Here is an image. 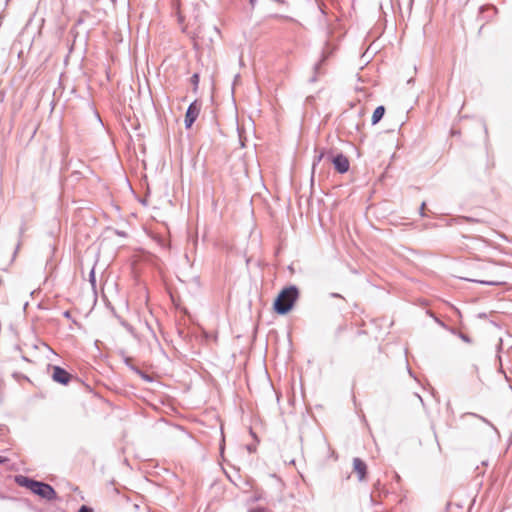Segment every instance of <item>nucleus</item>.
I'll list each match as a JSON object with an SVG mask.
<instances>
[{
    "label": "nucleus",
    "mask_w": 512,
    "mask_h": 512,
    "mask_svg": "<svg viewBox=\"0 0 512 512\" xmlns=\"http://www.w3.org/2000/svg\"><path fill=\"white\" fill-rule=\"evenodd\" d=\"M52 379L55 382H58V383L63 384V385H66V384L69 383V381L71 379V375L66 370L62 369L61 367L54 366L53 367Z\"/></svg>",
    "instance_id": "20e7f679"
},
{
    "label": "nucleus",
    "mask_w": 512,
    "mask_h": 512,
    "mask_svg": "<svg viewBox=\"0 0 512 512\" xmlns=\"http://www.w3.org/2000/svg\"><path fill=\"white\" fill-rule=\"evenodd\" d=\"M201 106L196 101L191 103L185 115V127L190 128L197 119Z\"/></svg>",
    "instance_id": "7ed1b4c3"
},
{
    "label": "nucleus",
    "mask_w": 512,
    "mask_h": 512,
    "mask_svg": "<svg viewBox=\"0 0 512 512\" xmlns=\"http://www.w3.org/2000/svg\"><path fill=\"white\" fill-rule=\"evenodd\" d=\"M249 512H265V510L263 508H257V509H253Z\"/></svg>",
    "instance_id": "ddd939ff"
},
{
    "label": "nucleus",
    "mask_w": 512,
    "mask_h": 512,
    "mask_svg": "<svg viewBox=\"0 0 512 512\" xmlns=\"http://www.w3.org/2000/svg\"><path fill=\"white\" fill-rule=\"evenodd\" d=\"M255 1H256V0H250V3H251L252 5H254Z\"/></svg>",
    "instance_id": "f3484780"
},
{
    "label": "nucleus",
    "mask_w": 512,
    "mask_h": 512,
    "mask_svg": "<svg viewBox=\"0 0 512 512\" xmlns=\"http://www.w3.org/2000/svg\"><path fill=\"white\" fill-rule=\"evenodd\" d=\"M354 472L357 473L358 479L363 481L366 476L367 466L360 458L353 459Z\"/></svg>",
    "instance_id": "423d86ee"
},
{
    "label": "nucleus",
    "mask_w": 512,
    "mask_h": 512,
    "mask_svg": "<svg viewBox=\"0 0 512 512\" xmlns=\"http://www.w3.org/2000/svg\"><path fill=\"white\" fill-rule=\"evenodd\" d=\"M173 6L176 7L179 18L182 19V10L180 0H174Z\"/></svg>",
    "instance_id": "1a4fd4ad"
},
{
    "label": "nucleus",
    "mask_w": 512,
    "mask_h": 512,
    "mask_svg": "<svg viewBox=\"0 0 512 512\" xmlns=\"http://www.w3.org/2000/svg\"><path fill=\"white\" fill-rule=\"evenodd\" d=\"M191 81L192 83L197 86L198 85V82H199V75L198 74H194L192 77H191Z\"/></svg>",
    "instance_id": "9d476101"
},
{
    "label": "nucleus",
    "mask_w": 512,
    "mask_h": 512,
    "mask_svg": "<svg viewBox=\"0 0 512 512\" xmlns=\"http://www.w3.org/2000/svg\"><path fill=\"white\" fill-rule=\"evenodd\" d=\"M16 482L44 499L52 500L56 498V492L49 484L35 481L22 475L16 476Z\"/></svg>",
    "instance_id": "f257e3e1"
},
{
    "label": "nucleus",
    "mask_w": 512,
    "mask_h": 512,
    "mask_svg": "<svg viewBox=\"0 0 512 512\" xmlns=\"http://www.w3.org/2000/svg\"><path fill=\"white\" fill-rule=\"evenodd\" d=\"M298 298V289L290 286L283 289L274 302V309L278 314L288 313Z\"/></svg>",
    "instance_id": "f03ea898"
},
{
    "label": "nucleus",
    "mask_w": 512,
    "mask_h": 512,
    "mask_svg": "<svg viewBox=\"0 0 512 512\" xmlns=\"http://www.w3.org/2000/svg\"><path fill=\"white\" fill-rule=\"evenodd\" d=\"M332 163L339 173H345L349 170V161L343 154H338L332 158Z\"/></svg>",
    "instance_id": "39448f33"
},
{
    "label": "nucleus",
    "mask_w": 512,
    "mask_h": 512,
    "mask_svg": "<svg viewBox=\"0 0 512 512\" xmlns=\"http://www.w3.org/2000/svg\"><path fill=\"white\" fill-rule=\"evenodd\" d=\"M90 280L92 283L95 282V275H94V270L92 269L91 273H90Z\"/></svg>",
    "instance_id": "f8f14e48"
},
{
    "label": "nucleus",
    "mask_w": 512,
    "mask_h": 512,
    "mask_svg": "<svg viewBox=\"0 0 512 512\" xmlns=\"http://www.w3.org/2000/svg\"><path fill=\"white\" fill-rule=\"evenodd\" d=\"M384 113H385V108L384 106H378L374 112H373V115H372V124L375 125L377 124L381 119L382 117L384 116Z\"/></svg>",
    "instance_id": "6e6552de"
},
{
    "label": "nucleus",
    "mask_w": 512,
    "mask_h": 512,
    "mask_svg": "<svg viewBox=\"0 0 512 512\" xmlns=\"http://www.w3.org/2000/svg\"><path fill=\"white\" fill-rule=\"evenodd\" d=\"M6 461L5 458H3L2 456H0V463H4Z\"/></svg>",
    "instance_id": "2eb2a0df"
},
{
    "label": "nucleus",
    "mask_w": 512,
    "mask_h": 512,
    "mask_svg": "<svg viewBox=\"0 0 512 512\" xmlns=\"http://www.w3.org/2000/svg\"><path fill=\"white\" fill-rule=\"evenodd\" d=\"M322 157H323V154H320V155L318 156V158H317V161H320Z\"/></svg>",
    "instance_id": "dca6fc26"
},
{
    "label": "nucleus",
    "mask_w": 512,
    "mask_h": 512,
    "mask_svg": "<svg viewBox=\"0 0 512 512\" xmlns=\"http://www.w3.org/2000/svg\"><path fill=\"white\" fill-rule=\"evenodd\" d=\"M78 512H93V510L85 505L81 506Z\"/></svg>",
    "instance_id": "9b49d317"
},
{
    "label": "nucleus",
    "mask_w": 512,
    "mask_h": 512,
    "mask_svg": "<svg viewBox=\"0 0 512 512\" xmlns=\"http://www.w3.org/2000/svg\"><path fill=\"white\" fill-rule=\"evenodd\" d=\"M491 279H473V278H465L468 281L485 284V285H492V286H498L504 284V281L498 279L496 275L490 274Z\"/></svg>",
    "instance_id": "0eeeda50"
},
{
    "label": "nucleus",
    "mask_w": 512,
    "mask_h": 512,
    "mask_svg": "<svg viewBox=\"0 0 512 512\" xmlns=\"http://www.w3.org/2000/svg\"><path fill=\"white\" fill-rule=\"evenodd\" d=\"M425 206H426V204H425V202H423V203H422V205H421V208H420V210H421V214H423V211H424V209H425Z\"/></svg>",
    "instance_id": "4468645a"
}]
</instances>
